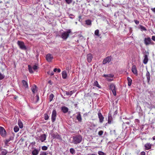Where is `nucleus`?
<instances>
[{
    "label": "nucleus",
    "mask_w": 155,
    "mask_h": 155,
    "mask_svg": "<svg viewBox=\"0 0 155 155\" xmlns=\"http://www.w3.org/2000/svg\"><path fill=\"white\" fill-rule=\"evenodd\" d=\"M17 43L21 49L24 50H25L27 49V48L23 42L18 41Z\"/></svg>",
    "instance_id": "20e7f679"
},
{
    "label": "nucleus",
    "mask_w": 155,
    "mask_h": 155,
    "mask_svg": "<svg viewBox=\"0 0 155 155\" xmlns=\"http://www.w3.org/2000/svg\"><path fill=\"white\" fill-rule=\"evenodd\" d=\"M18 124L20 128H23V124L21 121L19 120L18 122Z\"/></svg>",
    "instance_id": "2f4dec72"
},
{
    "label": "nucleus",
    "mask_w": 155,
    "mask_h": 155,
    "mask_svg": "<svg viewBox=\"0 0 155 155\" xmlns=\"http://www.w3.org/2000/svg\"><path fill=\"white\" fill-rule=\"evenodd\" d=\"M127 80L128 82V85L129 86H130L131 84L132 80L129 77H128L127 78Z\"/></svg>",
    "instance_id": "cd10ccee"
},
{
    "label": "nucleus",
    "mask_w": 155,
    "mask_h": 155,
    "mask_svg": "<svg viewBox=\"0 0 155 155\" xmlns=\"http://www.w3.org/2000/svg\"><path fill=\"white\" fill-rule=\"evenodd\" d=\"M107 80L108 81H111L113 80V78H110L108 77L107 78Z\"/></svg>",
    "instance_id": "8fccbe9b"
},
{
    "label": "nucleus",
    "mask_w": 155,
    "mask_h": 155,
    "mask_svg": "<svg viewBox=\"0 0 155 155\" xmlns=\"http://www.w3.org/2000/svg\"><path fill=\"white\" fill-rule=\"evenodd\" d=\"M37 87L35 85L34 86H33L31 88L32 91L33 93H35V91L36 90Z\"/></svg>",
    "instance_id": "f704fd0d"
},
{
    "label": "nucleus",
    "mask_w": 155,
    "mask_h": 155,
    "mask_svg": "<svg viewBox=\"0 0 155 155\" xmlns=\"http://www.w3.org/2000/svg\"><path fill=\"white\" fill-rule=\"evenodd\" d=\"M69 18L71 19H72L74 18V17H72V16H74V15H73L72 14H69Z\"/></svg>",
    "instance_id": "3c124183"
},
{
    "label": "nucleus",
    "mask_w": 155,
    "mask_h": 155,
    "mask_svg": "<svg viewBox=\"0 0 155 155\" xmlns=\"http://www.w3.org/2000/svg\"><path fill=\"white\" fill-rule=\"evenodd\" d=\"M110 0L109 3L111 4L112 0Z\"/></svg>",
    "instance_id": "774afa93"
},
{
    "label": "nucleus",
    "mask_w": 155,
    "mask_h": 155,
    "mask_svg": "<svg viewBox=\"0 0 155 155\" xmlns=\"http://www.w3.org/2000/svg\"><path fill=\"white\" fill-rule=\"evenodd\" d=\"M152 39L154 41H155V36H153L152 37Z\"/></svg>",
    "instance_id": "5fc2aeb1"
},
{
    "label": "nucleus",
    "mask_w": 155,
    "mask_h": 155,
    "mask_svg": "<svg viewBox=\"0 0 155 155\" xmlns=\"http://www.w3.org/2000/svg\"><path fill=\"white\" fill-rule=\"evenodd\" d=\"M62 75L63 78L66 79L67 77L66 72L65 71H63L62 73Z\"/></svg>",
    "instance_id": "b1692460"
},
{
    "label": "nucleus",
    "mask_w": 155,
    "mask_h": 155,
    "mask_svg": "<svg viewBox=\"0 0 155 155\" xmlns=\"http://www.w3.org/2000/svg\"><path fill=\"white\" fill-rule=\"evenodd\" d=\"M87 155H97L95 154H88Z\"/></svg>",
    "instance_id": "e2e57ef3"
},
{
    "label": "nucleus",
    "mask_w": 155,
    "mask_h": 155,
    "mask_svg": "<svg viewBox=\"0 0 155 155\" xmlns=\"http://www.w3.org/2000/svg\"><path fill=\"white\" fill-rule=\"evenodd\" d=\"M151 144H150V143H147L144 145L145 150H147L150 149L151 148Z\"/></svg>",
    "instance_id": "2eb2a0df"
},
{
    "label": "nucleus",
    "mask_w": 155,
    "mask_h": 155,
    "mask_svg": "<svg viewBox=\"0 0 155 155\" xmlns=\"http://www.w3.org/2000/svg\"><path fill=\"white\" fill-rule=\"evenodd\" d=\"M114 76V75L112 74H108V76L107 78H112Z\"/></svg>",
    "instance_id": "de8ad7c7"
},
{
    "label": "nucleus",
    "mask_w": 155,
    "mask_h": 155,
    "mask_svg": "<svg viewBox=\"0 0 155 155\" xmlns=\"http://www.w3.org/2000/svg\"><path fill=\"white\" fill-rule=\"evenodd\" d=\"M97 114L98 118L99 119V122L101 123H102L104 121V118L100 110L98 112Z\"/></svg>",
    "instance_id": "6e6552de"
},
{
    "label": "nucleus",
    "mask_w": 155,
    "mask_h": 155,
    "mask_svg": "<svg viewBox=\"0 0 155 155\" xmlns=\"http://www.w3.org/2000/svg\"><path fill=\"white\" fill-rule=\"evenodd\" d=\"M72 140L71 143L74 144L80 143L82 141V138L80 135H77L72 137Z\"/></svg>",
    "instance_id": "f257e3e1"
},
{
    "label": "nucleus",
    "mask_w": 155,
    "mask_h": 155,
    "mask_svg": "<svg viewBox=\"0 0 155 155\" xmlns=\"http://www.w3.org/2000/svg\"><path fill=\"white\" fill-rule=\"evenodd\" d=\"M140 155H145V152L144 151H142L140 153Z\"/></svg>",
    "instance_id": "603ef678"
},
{
    "label": "nucleus",
    "mask_w": 155,
    "mask_h": 155,
    "mask_svg": "<svg viewBox=\"0 0 155 155\" xmlns=\"http://www.w3.org/2000/svg\"><path fill=\"white\" fill-rule=\"evenodd\" d=\"M56 112L55 110H54L52 111L51 117V121L52 122H54L55 120L56 117Z\"/></svg>",
    "instance_id": "0eeeda50"
},
{
    "label": "nucleus",
    "mask_w": 155,
    "mask_h": 155,
    "mask_svg": "<svg viewBox=\"0 0 155 155\" xmlns=\"http://www.w3.org/2000/svg\"><path fill=\"white\" fill-rule=\"evenodd\" d=\"M28 70L29 72L30 73H33V71L32 70V67L30 65H28Z\"/></svg>",
    "instance_id": "72a5a7b5"
},
{
    "label": "nucleus",
    "mask_w": 155,
    "mask_h": 155,
    "mask_svg": "<svg viewBox=\"0 0 155 155\" xmlns=\"http://www.w3.org/2000/svg\"><path fill=\"white\" fill-rule=\"evenodd\" d=\"M140 28L141 30L142 31H146L147 29L145 28V27L142 25L140 26Z\"/></svg>",
    "instance_id": "79ce46f5"
},
{
    "label": "nucleus",
    "mask_w": 155,
    "mask_h": 155,
    "mask_svg": "<svg viewBox=\"0 0 155 155\" xmlns=\"http://www.w3.org/2000/svg\"><path fill=\"white\" fill-rule=\"evenodd\" d=\"M39 150L36 149H35L32 152L33 155H37L39 152Z\"/></svg>",
    "instance_id": "412c9836"
},
{
    "label": "nucleus",
    "mask_w": 155,
    "mask_h": 155,
    "mask_svg": "<svg viewBox=\"0 0 155 155\" xmlns=\"http://www.w3.org/2000/svg\"><path fill=\"white\" fill-rule=\"evenodd\" d=\"M71 32V30L68 29L66 31L62 32L61 37L64 39L66 40L68 37L69 34Z\"/></svg>",
    "instance_id": "f03ea898"
},
{
    "label": "nucleus",
    "mask_w": 155,
    "mask_h": 155,
    "mask_svg": "<svg viewBox=\"0 0 155 155\" xmlns=\"http://www.w3.org/2000/svg\"><path fill=\"white\" fill-rule=\"evenodd\" d=\"M134 21L135 23L137 25H138L139 24V21L137 20H134Z\"/></svg>",
    "instance_id": "864d4df0"
},
{
    "label": "nucleus",
    "mask_w": 155,
    "mask_h": 155,
    "mask_svg": "<svg viewBox=\"0 0 155 155\" xmlns=\"http://www.w3.org/2000/svg\"><path fill=\"white\" fill-rule=\"evenodd\" d=\"M57 70L58 69H57V68H55L54 69L53 71L54 72H56L57 71Z\"/></svg>",
    "instance_id": "052dcab7"
},
{
    "label": "nucleus",
    "mask_w": 155,
    "mask_h": 155,
    "mask_svg": "<svg viewBox=\"0 0 155 155\" xmlns=\"http://www.w3.org/2000/svg\"><path fill=\"white\" fill-rule=\"evenodd\" d=\"M132 71L134 74H137V71L135 65H134L133 66L132 68Z\"/></svg>",
    "instance_id": "aec40b11"
},
{
    "label": "nucleus",
    "mask_w": 155,
    "mask_h": 155,
    "mask_svg": "<svg viewBox=\"0 0 155 155\" xmlns=\"http://www.w3.org/2000/svg\"><path fill=\"white\" fill-rule=\"evenodd\" d=\"M73 93L72 91H71L69 92L66 91V92H65V94L66 95H68V96L69 95L70 96Z\"/></svg>",
    "instance_id": "473e14b6"
},
{
    "label": "nucleus",
    "mask_w": 155,
    "mask_h": 155,
    "mask_svg": "<svg viewBox=\"0 0 155 155\" xmlns=\"http://www.w3.org/2000/svg\"><path fill=\"white\" fill-rule=\"evenodd\" d=\"M61 70L60 69H58V70H57V71L58 72V73H59L61 72Z\"/></svg>",
    "instance_id": "680f3d73"
},
{
    "label": "nucleus",
    "mask_w": 155,
    "mask_h": 155,
    "mask_svg": "<svg viewBox=\"0 0 155 155\" xmlns=\"http://www.w3.org/2000/svg\"><path fill=\"white\" fill-rule=\"evenodd\" d=\"M5 77L4 75L0 72V80H2L5 78Z\"/></svg>",
    "instance_id": "e433bc0d"
},
{
    "label": "nucleus",
    "mask_w": 155,
    "mask_h": 155,
    "mask_svg": "<svg viewBox=\"0 0 155 155\" xmlns=\"http://www.w3.org/2000/svg\"><path fill=\"white\" fill-rule=\"evenodd\" d=\"M152 138H153V140H155V136H153Z\"/></svg>",
    "instance_id": "338daca9"
},
{
    "label": "nucleus",
    "mask_w": 155,
    "mask_h": 155,
    "mask_svg": "<svg viewBox=\"0 0 155 155\" xmlns=\"http://www.w3.org/2000/svg\"><path fill=\"white\" fill-rule=\"evenodd\" d=\"M1 64L2 65H3L5 67H6V65H5V64L3 63V62H2L1 63Z\"/></svg>",
    "instance_id": "13d9d810"
},
{
    "label": "nucleus",
    "mask_w": 155,
    "mask_h": 155,
    "mask_svg": "<svg viewBox=\"0 0 155 155\" xmlns=\"http://www.w3.org/2000/svg\"><path fill=\"white\" fill-rule=\"evenodd\" d=\"M144 58L143 60V62L144 64H146L147 63L148 61V55L147 54H144Z\"/></svg>",
    "instance_id": "f3484780"
},
{
    "label": "nucleus",
    "mask_w": 155,
    "mask_h": 155,
    "mask_svg": "<svg viewBox=\"0 0 155 155\" xmlns=\"http://www.w3.org/2000/svg\"><path fill=\"white\" fill-rule=\"evenodd\" d=\"M22 84L24 88L25 89H28V82L27 81L24 80H22Z\"/></svg>",
    "instance_id": "f8f14e48"
},
{
    "label": "nucleus",
    "mask_w": 155,
    "mask_h": 155,
    "mask_svg": "<svg viewBox=\"0 0 155 155\" xmlns=\"http://www.w3.org/2000/svg\"><path fill=\"white\" fill-rule=\"evenodd\" d=\"M77 114L76 116V119L78 120V121L81 122L82 120V118L81 117V114L80 112H78L77 113Z\"/></svg>",
    "instance_id": "ddd939ff"
},
{
    "label": "nucleus",
    "mask_w": 155,
    "mask_h": 155,
    "mask_svg": "<svg viewBox=\"0 0 155 155\" xmlns=\"http://www.w3.org/2000/svg\"><path fill=\"white\" fill-rule=\"evenodd\" d=\"M98 153L99 155H106L105 153L101 151H98Z\"/></svg>",
    "instance_id": "4c0bfd02"
},
{
    "label": "nucleus",
    "mask_w": 155,
    "mask_h": 155,
    "mask_svg": "<svg viewBox=\"0 0 155 155\" xmlns=\"http://www.w3.org/2000/svg\"><path fill=\"white\" fill-rule=\"evenodd\" d=\"M87 58L88 62L89 63L91 62L93 58L92 54H88L87 55Z\"/></svg>",
    "instance_id": "dca6fc26"
},
{
    "label": "nucleus",
    "mask_w": 155,
    "mask_h": 155,
    "mask_svg": "<svg viewBox=\"0 0 155 155\" xmlns=\"http://www.w3.org/2000/svg\"><path fill=\"white\" fill-rule=\"evenodd\" d=\"M47 154V153L44 151H42L40 152V155H46Z\"/></svg>",
    "instance_id": "37998d69"
},
{
    "label": "nucleus",
    "mask_w": 155,
    "mask_h": 155,
    "mask_svg": "<svg viewBox=\"0 0 155 155\" xmlns=\"http://www.w3.org/2000/svg\"><path fill=\"white\" fill-rule=\"evenodd\" d=\"M38 67L36 65H34L32 67V68L33 70H37L38 69Z\"/></svg>",
    "instance_id": "a18cd8bd"
},
{
    "label": "nucleus",
    "mask_w": 155,
    "mask_h": 155,
    "mask_svg": "<svg viewBox=\"0 0 155 155\" xmlns=\"http://www.w3.org/2000/svg\"><path fill=\"white\" fill-rule=\"evenodd\" d=\"M70 153L72 154H74L75 153V151L73 148H71L70 149Z\"/></svg>",
    "instance_id": "c756f323"
},
{
    "label": "nucleus",
    "mask_w": 155,
    "mask_h": 155,
    "mask_svg": "<svg viewBox=\"0 0 155 155\" xmlns=\"http://www.w3.org/2000/svg\"><path fill=\"white\" fill-rule=\"evenodd\" d=\"M51 136L54 139H61L60 136L57 133L52 134Z\"/></svg>",
    "instance_id": "9b49d317"
},
{
    "label": "nucleus",
    "mask_w": 155,
    "mask_h": 155,
    "mask_svg": "<svg viewBox=\"0 0 155 155\" xmlns=\"http://www.w3.org/2000/svg\"><path fill=\"white\" fill-rule=\"evenodd\" d=\"M14 130L15 132H17L19 131V128L18 126H15L14 127Z\"/></svg>",
    "instance_id": "c9c22d12"
},
{
    "label": "nucleus",
    "mask_w": 155,
    "mask_h": 155,
    "mask_svg": "<svg viewBox=\"0 0 155 155\" xmlns=\"http://www.w3.org/2000/svg\"><path fill=\"white\" fill-rule=\"evenodd\" d=\"M94 35L97 37L100 36L101 34H99V31L98 29H97L95 31Z\"/></svg>",
    "instance_id": "393cba45"
},
{
    "label": "nucleus",
    "mask_w": 155,
    "mask_h": 155,
    "mask_svg": "<svg viewBox=\"0 0 155 155\" xmlns=\"http://www.w3.org/2000/svg\"><path fill=\"white\" fill-rule=\"evenodd\" d=\"M151 9L153 12L155 13V7L153 8H152Z\"/></svg>",
    "instance_id": "6e6d98bb"
},
{
    "label": "nucleus",
    "mask_w": 155,
    "mask_h": 155,
    "mask_svg": "<svg viewBox=\"0 0 155 155\" xmlns=\"http://www.w3.org/2000/svg\"><path fill=\"white\" fill-rule=\"evenodd\" d=\"M144 43L146 46L150 44H154L153 42L152 41L150 37L145 38L144 40Z\"/></svg>",
    "instance_id": "7ed1b4c3"
},
{
    "label": "nucleus",
    "mask_w": 155,
    "mask_h": 155,
    "mask_svg": "<svg viewBox=\"0 0 155 155\" xmlns=\"http://www.w3.org/2000/svg\"><path fill=\"white\" fill-rule=\"evenodd\" d=\"M146 75L147 79V81L148 83L150 80V74L148 71H147Z\"/></svg>",
    "instance_id": "5701e85b"
},
{
    "label": "nucleus",
    "mask_w": 155,
    "mask_h": 155,
    "mask_svg": "<svg viewBox=\"0 0 155 155\" xmlns=\"http://www.w3.org/2000/svg\"><path fill=\"white\" fill-rule=\"evenodd\" d=\"M8 153L7 151L5 149H3L2 150L0 155H6Z\"/></svg>",
    "instance_id": "a878e982"
},
{
    "label": "nucleus",
    "mask_w": 155,
    "mask_h": 155,
    "mask_svg": "<svg viewBox=\"0 0 155 155\" xmlns=\"http://www.w3.org/2000/svg\"><path fill=\"white\" fill-rule=\"evenodd\" d=\"M66 3L68 4H70L72 2V0H65Z\"/></svg>",
    "instance_id": "58836bf2"
},
{
    "label": "nucleus",
    "mask_w": 155,
    "mask_h": 155,
    "mask_svg": "<svg viewBox=\"0 0 155 155\" xmlns=\"http://www.w3.org/2000/svg\"><path fill=\"white\" fill-rule=\"evenodd\" d=\"M48 147L46 146H43L42 147L41 149L43 150H46L48 149Z\"/></svg>",
    "instance_id": "ea45409f"
},
{
    "label": "nucleus",
    "mask_w": 155,
    "mask_h": 155,
    "mask_svg": "<svg viewBox=\"0 0 155 155\" xmlns=\"http://www.w3.org/2000/svg\"><path fill=\"white\" fill-rule=\"evenodd\" d=\"M46 59L48 62H50L53 59V57L52 54H47L46 57Z\"/></svg>",
    "instance_id": "9d476101"
},
{
    "label": "nucleus",
    "mask_w": 155,
    "mask_h": 155,
    "mask_svg": "<svg viewBox=\"0 0 155 155\" xmlns=\"http://www.w3.org/2000/svg\"><path fill=\"white\" fill-rule=\"evenodd\" d=\"M36 97H37V101H38L39 100V97L38 95V94H37L36 95Z\"/></svg>",
    "instance_id": "4d7b16f0"
},
{
    "label": "nucleus",
    "mask_w": 155,
    "mask_h": 155,
    "mask_svg": "<svg viewBox=\"0 0 155 155\" xmlns=\"http://www.w3.org/2000/svg\"><path fill=\"white\" fill-rule=\"evenodd\" d=\"M94 86L97 87L99 88H101V86L99 85L97 81H95L94 82Z\"/></svg>",
    "instance_id": "bb28decb"
},
{
    "label": "nucleus",
    "mask_w": 155,
    "mask_h": 155,
    "mask_svg": "<svg viewBox=\"0 0 155 155\" xmlns=\"http://www.w3.org/2000/svg\"><path fill=\"white\" fill-rule=\"evenodd\" d=\"M117 110H116L114 112V114H117Z\"/></svg>",
    "instance_id": "69168bd1"
},
{
    "label": "nucleus",
    "mask_w": 155,
    "mask_h": 155,
    "mask_svg": "<svg viewBox=\"0 0 155 155\" xmlns=\"http://www.w3.org/2000/svg\"><path fill=\"white\" fill-rule=\"evenodd\" d=\"M109 87L110 89L112 91L113 95L114 96H116V91L115 85L113 84H111L110 85Z\"/></svg>",
    "instance_id": "39448f33"
},
{
    "label": "nucleus",
    "mask_w": 155,
    "mask_h": 155,
    "mask_svg": "<svg viewBox=\"0 0 155 155\" xmlns=\"http://www.w3.org/2000/svg\"><path fill=\"white\" fill-rule=\"evenodd\" d=\"M112 57L111 56H108L105 58L103 62L104 64H106L107 63H109L111 61Z\"/></svg>",
    "instance_id": "423d86ee"
},
{
    "label": "nucleus",
    "mask_w": 155,
    "mask_h": 155,
    "mask_svg": "<svg viewBox=\"0 0 155 155\" xmlns=\"http://www.w3.org/2000/svg\"><path fill=\"white\" fill-rule=\"evenodd\" d=\"M54 97V95L53 94H51L49 97V102H51L53 100Z\"/></svg>",
    "instance_id": "7c9ffc66"
},
{
    "label": "nucleus",
    "mask_w": 155,
    "mask_h": 155,
    "mask_svg": "<svg viewBox=\"0 0 155 155\" xmlns=\"http://www.w3.org/2000/svg\"><path fill=\"white\" fill-rule=\"evenodd\" d=\"M49 116L47 114H45V118L44 119L45 120H47L48 119Z\"/></svg>",
    "instance_id": "c03bdc74"
},
{
    "label": "nucleus",
    "mask_w": 155,
    "mask_h": 155,
    "mask_svg": "<svg viewBox=\"0 0 155 155\" xmlns=\"http://www.w3.org/2000/svg\"><path fill=\"white\" fill-rule=\"evenodd\" d=\"M0 134L2 137H5L6 135V132L5 130L2 127H0Z\"/></svg>",
    "instance_id": "1a4fd4ad"
},
{
    "label": "nucleus",
    "mask_w": 155,
    "mask_h": 155,
    "mask_svg": "<svg viewBox=\"0 0 155 155\" xmlns=\"http://www.w3.org/2000/svg\"><path fill=\"white\" fill-rule=\"evenodd\" d=\"M107 76H108V74H104L103 75V76L106 78V79H107Z\"/></svg>",
    "instance_id": "bf43d9fd"
},
{
    "label": "nucleus",
    "mask_w": 155,
    "mask_h": 155,
    "mask_svg": "<svg viewBox=\"0 0 155 155\" xmlns=\"http://www.w3.org/2000/svg\"><path fill=\"white\" fill-rule=\"evenodd\" d=\"M144 105L149 109H151L153 108H155V107L154 105H152L151 104H149L148 103L146 102L144 103Z\"/></svg>",
    "instance_id": "4468645a"
},
{
    "label": "nucleus",
    "mask_w": 155,
    "mask_h": 155,
    "mask_svg": "<svg viewBox=\"0 0 155 155\" xmlns=\"http://www.w3.org/2000/svg\"><path fill=\"white\" fill-rule=\"evenodd\" d=\"M103 131L102 130H100L98 132V134L99 136H101L103 134Z\"/></svg>",
    "instance_id": "49530a36"
},
{
    "label": "nucleus",
    "mask_w": 155,
    "mask_h": 155,
    "mask_svg": "<svg viewBox=\"0 0 155 155\" xmlns=\"http://www.w3.org/2000/svg\"><path fill=\"white\" fill-rule=\"evenodd\" d=\"M35 142H32L31 143V144H32V145H35Z\"/></svg>",
    "instance_id": "0e129e2a"
},
{
    "label": "nucleus",
    "mask_w": 155,
    "mask_h": 155,
    "mask_svg": "<svg viewBox=\"0 0 155 155\" xmlns=\"http://www.w3.org/2000/svg\"><path fill=\"white\" fill-rule=\"evenodd\" d=\"M86 24L88 25H91V21L90 20H87L85 21Z\"/></svg>",
    "instance_id": "c85d7f7f"
},
{
    "label": "nucleus",
    "mask_w": 155,
    "mask_h": 155,
    "mask_svg": "<svg viewBox=\"0 0 155 155\" xmlns=\"http://www.w3.org/2000/svg\"><path fill=\"white\" fill-rule=\"evenodd\" d=\"M68 110V108L65 106H63L61 107V110L64 113H67Z\"/></svg>",
    "instance_id": "6ab92c4d"
},
{
    "label": "nucleus",
    "mask_w": 155,
    "mask_h": 155,
    "mask_svg": "<svg viewBox=\"0 0 155 155\" xmlns=\"http://www.w3.org/2000/svg\"><path fill=\"white\" fill-rule=\"evenodd\" d=\"M112 118L111 115L110 113L109 114L108 117V123L109 124H111L112 121Z\"/></svg>",
    "instance_id": "4be33fe9"
},
{
    "label": "nucleus",
    "mask_w": 155,
    "mask_h": 155,
    "mask_svg": "<svg viewBox=\"0 0 155 155\" xmlns=\"http://www.w3.org/2000/svg\"><path fill=\"white\" fill-rule=\"evenodd\" d=\"M10 140V139H6L5 140V144H7L9 142Z\"/></svg>",
    "instance_id": "09e8293b"
},
{
    "label": "nucleus",
    "mask_w": 155,
    "mask_h": 155,
    "mask_svg": "<svg viewBox=\"0 0 155 155\" xmlns=\"http://www.w3.org/2000/svg\"><path fill=\"white\" fill-rule=\"evenodd\" d=\"M47 74L51 76H52L54 75V73L53 71H49L47 72Z\"/></svg>",
    "instance_id": "a19ab883"
},
{
    "label": "nucleus",
    "mask_w": 155,
    "mask_h": 155,
    "mask_svg": "<svg viewBox=\"0 0 155 155\" xmlns=\"http://www.w3.org/2000/svg\"><path fill=\"white\" fill-rule=\"evenodd\" d=\"M46 136L45 134L41 135L40 137V140L43 142L46 140Z\"/></svg>",
    "instance_id": "a211bd4d"
}]
</instances>
